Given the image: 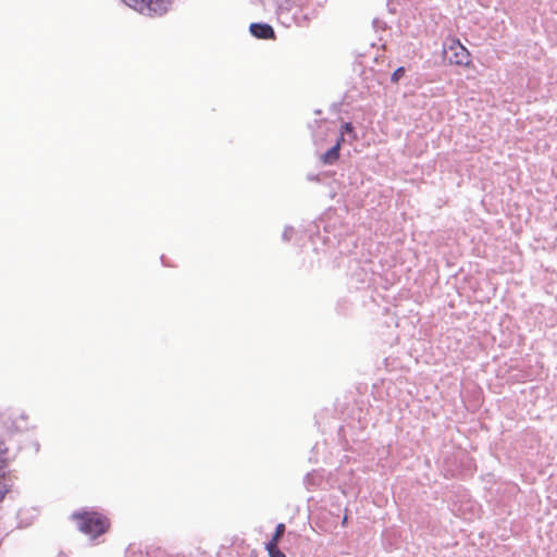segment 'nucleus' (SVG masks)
Wrapping results in <instances>:
<instances>
[{"mask_svg":"<svg viewBox=\"0 0 557 557\" xmlns=\"http://www.w3.org/2000/svg\"><path fill=\"white\" fill-rule=\"evenodd\" d=\"M72 518L78 530L91 537L103 534L109 528L108 519L95 511L74 512Z\"/></svg>","mask_w":557,"mask_h":557,"instance_id":"f257e3e1","label":"nucleus"},{"mask_svg":"<svg viewBox=\"0 0 557 557\" xmlns=\"http://www.w3.org/2000/svg\"><path fill=\"white\" fill-rule=\"evenodd\" d=\"M127 7L148 17H159L168 13L172 0H122Z\"/></svg>","mask_w":557,"mask_h":557,"instance_id":"f03ea898","label":"nucleus"},{"mask_svg":"<svg viewBox=\"0 0 557 557\" xmlns=\"http://www.w3.org/2000/svg\"><path fill=\"white\" fill-rule=\"evenodd\" d=\"M450 64L468 66L471 62L468 49L458 39H453L444 49Z\"/></svg>","mask_w":557,"mask_h":557,"instance_id":"7ed1b4c3","label":"nucleus"},{"mask_svg":"<svg viewBox=\"0 0 557 557\" xmlns=\"http://www.w3.org/2000/svg\"><path fill=\"white\" fill-rule=\"evenodd\" d=\"M250 34L259 39H274L275 32L270 24L267 23H251L249 26Z\"/></svg>","mask_w":557,"mask_h":557,"instance_id":"20e7f679","label":"nucleus"},{"mask_svg":"<svg viewBox=\"0 0 557 557\" xmlns=\"http://www.w3.org/2000/svg\"><path fill=\"white\" fill-rule=\"evenodd\" d=\"M343 141L344 138L339 137L333 147L320 156V160L323 164H334L339 159V150Z\"/></svg>","mask_w":557,"mask_h":557,"instance_id":"39448f33","label":"nucleus"},{"mask_svg":"<svg viewBox=\"0 0 557 557\" xmlns=\"http://www.w3.org/2000/svg\"><path fill=\"white\" fill-rule=\"evenodd\" d=\"M295 7H300L299 0H277L278 16L289 13Z\"/></svg>","mask_w":557,"mask_h":557,"instance_id":"423d86ee","label":"nucleus"},{"mask_svg":"<svg viewBox=\"0 0 557 557\" xmlns=\"http://www.w3.org/2000/svg\"><path fill=\"white\" fill-rule=\"evenodd\" d=\"M285 530H286L285 524L278 523L275 528L274 534L272 535L271 540L267 544H272V546L278 545V542L282 539V536L284 535Z\"/></svg>","mask_w":557,"mask_h":557,"instance_id":"0eeeda50","label":"nucleus"},{"mask_svg":"<svg viewBox=\"0 0 557 557\" xmlns=\"http://www.w3.org/2000/svg\"><path fill=\"white\" fill-rule=\"evenodd\" d=\"M265 549L270 557H286L285 554L278 548V545L265 544Z\"/></svg>","mask_w":557,"mask_h":557,"instance_id":"6e6552de","label":"nucleus"},{"mask_svg":"<svg viewBox=\"0 0 557 557\" xmlns=\"http://www.w3.org/2000/svg\"><path fill=\"white\" fill-rule=\"evenodd\" d=\"M405 72H406V71H405V67H404V66H399V67H397V69L393 72V74H392V76H391V82H392V83H398V82L400 81V78L404 76Z\"/></svg>","mask_w":557,"mask_h":557,"instance_id":"1a4fd4ad","label":"nucleus"},{"mask_svg":"<svg viewBox=\"0 0 557 557\" xmlns=\"http://www.w3.org/2000/svg\"><path fill=\"white\" fill-rule=\"evenodd\" d=\"M3 444L0 443V478L4 474V454L7 448H2Z\"/></svg>","mask_w":557,"mask_h":557,"instance_id":"9d476101","label":"nucleus"},{"mask_svg":"<svg viewBox=\"0 0 557 557\" xmlns=\"http://www.w3.org/2000/svg\"><path fill=\"white\" fill-rule=\"evenodd\" d=\"M350 133H354V126L351 123L347 122V123H344L342 125V132H341V136L339 137H343L344 138V134H350Z\"/></svg>","mask_w":557,"mask_h":557,"instance_id":"9b49d317","label":"nucleus"},{"mask_svg":"<svg viewBox=\"0 0 557 557\" xmlns=\"http://www.w3.org/2000/svg\"><path fill=\"white\" fill-rule=\"evenodd\" d=\"M294 234V228L293 227H285L284 232H283V239L284 240H290L292 236Z\"/></svg>","mask_w":557,"mask_h":557,"instance_id":"f8f14e48","label":"nucleus"},{"mask_svg":"<svg viewBox=\"0 0 557 557\" xmlns=\"http://www.w3.org/2000/svg\"><path fill=\"white\" fill-rule=\"evenodd\" d=\"M379 23H380V21L376 18L373 21L374 26L379 25Z\"/></svg>","mask_w":557,"mask_h":557,"instance_id":"ddd939ff","label":"nucleus"}]
</instances>
